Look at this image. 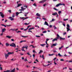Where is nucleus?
Masks as SVG:
<instances>
[{
	"label": "nucleus",
	"mask_w": 72,
	"mask_h": 72,
	"mask_svg": "<svg viewBox=\"0 0 72 72\" xmlns=\"http://www.w3.org/2000/svg\"><path fill=\"white\" fill-rule=\"evenodd\" d=\"M59 38H60V40H64L65 39V38H63L61 37H60L59 35L57 34V37L56 38L58 40V39H59Z\"/></svg>",
	"instance_id": "nucleus-1"
},
{
	"label": "nucleus",
	"mask_w": 72,
	"mask_h": 72,
	"mask_svg": "<svg viewBox=\"0 0 72 72\" xmlns=\"http://www.w3.org/2000/svg\"><path fill=\"white\" fill-rule=\"evenodd\" d=\"M10 45L11 46H12V47H16L15 44L14 43H12L11 44H10Z\"/></svg>",
	"instance_id": "nucleus-2"
},
{
	"label": "nucleus",
	"mask_w": 72,
	"mask_h": 72,
	"mask_svg": "<svg viewBox=\"0 0 72 72\" xmlns=\"http://www.w3.org/2000/svg\"><path fill=\"white\" fill-rule=\"evenodd\" d=\"M0 16L2 18H4V15L3 14V13L0 12Z\"/></svg>",
	"instance_id": "nucleus-3"
},
{
	"label": "nucleus",
	"mask_w": 72,
	"mask_h": 72,
	"mask_svg": "<svg viewBox=\"0 0 72 72\" xmlns=\"http://www.w3.org/2000/svg\"><path fill=\"white\" fill-rule=\"evenodd\" d=\"M4 56L6 59H7V58L9 57V55H8V53H4Z\"/></svg>",
	"instance_id": "nucleus-4"
},
{
	"label": "nucleus",
	"mask_w": 72,
	"mask_h": 72,
	"mask_svg": "<svg viewBox=\"0 0 72 72\" xmlns=\"http://www.w3.org/2000/svg\"><path fill=\"white\" fill-rule=\"evenodd\" d=\"M47 1V0H43L42 1H41L40 2H39V3H44V2H45V1Z\"/></svg>",
	"instance_id": "nucleus-5"
},
{
	"label": "nucleus",
	"mask_w": 72,
	"mask_h": 72,
	"mask_svg": "<svg viewBox=\"0 0 72 72\" xmlns=\"http://www.w3.org/2000/svg\"><path fill=\"white\" fill-rule=\"evenodd\" d=\"M14 53V52H8L7 53V54L9 55H11V54H13Z\"/></svg>",
	"instance_id": "nucleus-6"
},
{
	"label": "nucleus",
	"mask_w": 72,
	"mask_h": 72,
	"mask_svg": "<svg viewBox=\"0 0 72 72\" xmlns=\"http://www.w3.org/2000/svg\"><path fill=\"white\" fill-rule=\"evenodd\" d=\"M9 19H10V20H11V21H13L14 20V18H12V17H10L8 18Z\"/></svg>",
	"instance_id": "nucleus-7"
},
{
	"label": "nucleus",
	"mask_w": 72,
	"mask_h": 72,
	"mask_svg": "<svg viewBox=\"0 0 72 72\" xmlns=\"http://www.w3.org/2000/svg\"><path fill=\"white\" fill-rule=\"evenodd\" d=\"M44 24H45V25H47V26H49V24H48V22L46 21H45V22Z\"/></svg>",
	"instance_id": "nucleus-8"
},
{
	"label": "nucleus",
	"mask_w": 72,
	"mask_h": 72,
	"mask_svg": "<svg viewBox=\"0 0 72 72\" xmlns=\"http://www.w3.org/2000/svg\"><path fill=\"white\" fill-rule=\"evenodd\" d=\"M62 5L61 4V3H59L58 4H57L56 6V7H58V6H59L60 5Z\"/></svg>",
	"instance_id": "nucleus-9"
},
{
	"label": "nucleus",
	"mask_w": 72,
	"mask_h": 72,
	"mask_svg": "<svg viewBox=\"0 0 72 72\" xmlns=\"http://www.w3.org/2000/svg\"><path fill=\"white\" fill-rule=\"evenodd\" d=\"M6 31V29L4 28L2 29V32H4L5 31Z\"/></svg>",
	"instance_id": "nucleus-10"
},
{
	"label": "nucleus",
	"mask_w": 72,
	"mask_h": 72,
	"mask_svg": "<svg viewBox=\"0 0 72 72\" xmlns=\"http://www.w3.org/2000/svg\"><path fill=\"white\" fill-rule=\"evenodd\" d=\"M57 45V43H55V44H53L52 46H56Z\"/></svg>",
	"instance_id": "nucleus-11"
},
{
	"label": "nucleus",
	"mask_w": 72,
	"mask_h": 72,
	"mask_svg": "<svg viewBox=\"0 0 72 72\" xmlns=\"http://www.w3.org/2000/svg\"><path fill=\"white\" fill-rule=\"evenodd\" d=\"M36 15H37V16H38V17H40L41 15L40 14H39V13H37L36 14Z\"/></svg>",
	"instance_id": "nucleus-12"
},
{
	"label": "nucleus",
	"mask_w": 72,
	"mask_h": 72,
	"mask_svg": "<svg viewBox=\"0 0 72 72\" xmlns=\"http://www.w3.org/2000/svg\"><path fill=\"white\" fill-rule=\"evenodd\" d=\"M57 40L58 39L57 38H55L52 40V41L53 42H54V41H57Z\"/></svg>",
	"instance_id": "nucleus-13"
},
{
	"label": "nucleus",
	"mask_w": 72,
	"mask_h": 72,
	"mask_svg": "<svg viewBox=\"0 0 72 72\" xmlns=\"http://www.w3.org/2000/svg\"><path fill=\"white\" fill-rule=\"evenodd\" d=\"M53 15H58L57 12H55L54 13L52 14Z\"/></svg>",
	"instance_id": "nucleus-14"
},
{
	"label": "nucleus",
	"mask_w": 72,
	"mask_h": 72,
	"mask_svg": "<svg viewBox=\"0 0 72 72\" xmlns=\"http://www.w3.org/2000/svg\"><path fill=\"white\" fill-rule=\"evenodd\" d=\"M6 37H7V38H8V39H10L11 37H12V36H6Z\"/></svg>",
	"instance_id": "nucleus-15"
},
{
	"label": "nucleus",
	"mask_w": 72,
	"mask_h": 72,
	"mask_svg": "<svg viewBox=\"0 0 72 72\" xmlns=\"http://www.w3.org/2000/svg\"><path fill=\"white\" fill-rule=\"evenodd\" d=\"M41 53H43V51L42 50H40V52L39 53V54H41Z\"/></svg>",
	"instance_id": "nucleus-16"
},
{
	"label": "nucleus",
	"mask_w": 72,
	"mask_h": 72,
	"mask_svg": "<svg viewBox=\"0 0 72 72\" xmlns=\"http://www.w3.org/2000/svg\"><path fill=\"white\" fill-rule=\"evenodd\" d=\"M6 46H9V44L8 43H6Z\"/></svg>",
	"instance_id": "nucleus-17"
},
{
	"label": "nucleus",
	"mask_w": 72,
	"mask_h": 72,
	"mask_svg": "<svg viewBox=\"0 0 72 72\" xmlns=\"http://www.w3.org/2000/svg\"><path fill=\"white\" fill-rule=\"evenodd\" d=\"M22 5V4H18V5H17V7H19L20 6H21Z\"/></svg>",
	"instance_id": "nucleus-18"
},
{
	"label": "nucleus",
	"mask_w": 72,
	"mask_h": 72,
	"mask_svg": "<svg viewBox=\"0 0 72 72\" xmlns=\"http://www.w3.org/2000/svg\"><path fill=\"white\" fill-rule=\"evenodd\" d=\"M26 42V40H21L20 42V43H22V42Z\"/></svg>",
	"instance_id": "nucleus-19"
},
{
	"label": "nucleus",
	"mask_w": 72,
	"mask_h": 72,
	"mask_svg": "<svg viewBox=\"0 0 72 72\" xmlns=\"http://www.w3.org/2000/svg\"><path fill=\"white\" fill-rule=\"evenodd\" d=\"M67 32H68L70 30V29H69V28H67Z\"/></svg>",
	"instance_id": "nucleus-20"
},
{
	"label": "nucleus",
	"mask_w": 72,
	"mask_h": 72,
	"mask_svg": "<svg viewBox=\"0 0 72 72\" xmlns=\"http://www.w3.org/2000/svg\"><path fill=\"white\" fill-rule=\"evenodd\" d=\"M19 14V12H17L16 13V16H18V14Z\"/></svg>",
	"instance_id": "nucleus-21"
},
{
	"label": "nucleus",
	"mask_w": 72,
	"mask_h": 72,
	"mask_svg": "<svg viewBox=\"0 0 72 72\" xmlns=\"http://www.w3.org/2000/svg\"><path fill=\"white\" fill-rule=\"evenodd\" d=\"M46 45V44H40V46H42L43 47H44V45Z\"/></svg>",
	"instance_id": "nucleus-22"
},
{
	"label": "nucleus",
	"mask_w": 72,
	"mask_h": 72,
	"mask_svg": "<svg viewBox=\"0 0 72 72\" xmlns=\"http://www.w3.org/2000/svg\"><path fill=\"white\" fill-rule=\"evenodd\" d=\"M63 46H62L61 47H60L59 48V50H60V49H62V48Z\"/></svg>",
	"instance_id": "nucleus-23"
},
{
	"label": "nucleus",
	"mask_w": 72,
	"mask_h": 72,
	"mask_svg": "<svg viewBox=\"0 0 72 72\" xmlns=\"http://www.w3.org/2000/svg\"><path fill=\"white\" fill-rule=\"evenodd\" d=\"M28 18V17H25V18H24V19H23L22 21H24V20H25V19H27Z\"/></svg>",
	"instance_id": "nucleus-24"
},
{
	"label": "nucleus",
	"mask_w": 72,
	"mask_h": 72,
	"mask_svg": "<svg viewBox=\"0 0 72 72\" xmlns=\"http://www.w3.org/2000/svg\"><path fill=\"white\" fill-rule=\"evenodd\" d=\"M23 48H26V50H27V48H28V46H23Z\"/></svg>",
	"instance_id": "nucleus-25"
},
{
	"label": "nucleus",
	"mask_w": 72,
	"mask_h": 72,
	"mask_svg": "<svg viewBox=\"0 0 72 72\" xmlns=\"http://www.w3.org/2000/svg\"><path fill=\"white\" fill-rule=\"evenodd\" d=\"M21 37H28V36L27 35V36H21Z\"/></svg>",
	"instance_id": "nucleus-26"
},
{
	"label": "nucleus",
	"mask_w": 72,
	"mask_h": 72,
	"mask_svg": "<svg viewBox=\"0 0 72 72\" xmlns=\"http://www.w3.org/2000/svg\"><path fill=\"white\" fill-rule=\"evenodd\" d=\"M58 55L59 57H63V56L61 55H60V53H58Z\"/></svg>",
	"instance_id": "nucleus-27"
},
{
	"label": "nucleus",
	"mask_w": 72,
	"mask_h": 72,
	"mask_svg": "<svg viewBox=\"0 0 72 72\" xmlns=\"http://www.w3.org/2000/svg\"><path fill=\"white\" fill-rule=\"evenodd\" d=\"M54 55V54H49L48 55L49 56H52V55Z\"/></svg>",
	"instance_id": "nucleus-28"
},
{
	"label": "nucleus",
	"mask_w": 72,
	"mask_h": 72,
	"mask_svg": "<svg viewBox=\"0 0 72 72\" xmlns=\"http://www.w3.org/2000/svg\"><path fill=\"white\" fill-rule=\"evenodd\" d=\"M67 28H69L70 27V26H69V24H67Z\"/></svg>",
	"instance_id": "nucleus-29"
},
{
	"label": "nucleus",
	"mask_w": 72,
	"mask_h": 72,
	"mask_svg": "<svg viewBox=\"0 0 72 72\" xmlns=\"http://www.w3.org/2000/svg\"><path fill=\"white\" fill-rule=\"evenodd\" d=\"M46 32H47V31H43V32H42V33H46Z\"/></svg>",
	"instance_id": "nucleus-30"
},
{
	"label": "nucleus",
	"mask_w": 72,
	"mask_h": 72,
	"mask_svg": "<svg viewBox=\"0 0 72 72\" xmlns=\"http://www.w3.org/2000/svg\"><path fill=\"white\" fill-rule=\"evenodd\" d=\"M58 14H60L62 13V11H59L58 12Z\"/></svg>",
	"instance_id": "nucleus-31"
},
{
	"label": "nucleus",
	"mask_w": 72,
	"mask_h": 72,
	"mask_svg": "<svg viewBox=\"0 0 72 72\" xmlns=\"http://www.w3.org/2000/svg\"><path fill=\"white\" fill-rule=\"evenodd\" d=\"M33 5H34L35 6H37V5H36V3H34V4H33Z\"/></svg>",
	"instance_id": "nucleus-32"
},
{
	"label": "nucleus",
	"mask_w": 72,
	"mask_h": 72,
	"mask_svg": "<svg viewBox=\"0 0 72 72\" xmlns=\"http://www.w3.org/2000/svg\"><path fill=\"white\" fill-rule=\"evenodd\" d=\"M53 9H54V10H56V11H58V10L56 9L55 8H54Z\"/></svg>",
	"instance_id": "nucleus-33"
},
{
	"label": "nucleus",
	"mask_w": 72,
	"mask_h": 72,
	"mask_svg": "<svg viewBox=\"0 0 72 72\" xmlns=\"http://www.w3.org/2000/svg\"><path fill=\"white\" fill-rule=\"evenodd\" d=\"M8 12L10 13H11L12 11H11V10H10L8 11Z\"/></svg>",
	"instance_id": "nucleus-34"
},
{
	"label": "nucleus",
	"mask_w": 72,
	"mask_h": 72,
	"mask_svg": "<svg viewBox=\"0 0 72 72\" xmlns=\"http://www.w3.org/2000/svg\"><path fill=\"white\" fill-rule=\"evenodd\" d=\"M55 21V20L54 19H52L51 21H50V22H52L53 21Z\"/></svg>",
	"instance_id": "nucleus-35"
},
{
	"label": "nucleus",
	"mask_w": 72,
	"mask_h": 72,
	"mask_svg": "<svg viewBox=\"0 0 72 72\" xmlns=\"http://www.w3.org/2000/svg\"><path fill=\"white\" fill-rule=\"evenodd\" d=\"M10 72V70H7L6 71H4L3 72Z\"/></svg>",
	"instance_id": "nucleus-36"
},
{
	"label": "nucleus",
	"mask_w": 72,
	"mask_h": 72,
	"mask_svg": "<svg viewBox=\"0 0 72 72\" xmlns=\"http://www.w3.org/2000/svg\"><path fill=\"white\" fill-rule=\"evenodd\" d=\"M53 27H54V30H55V29H57V27H56V26H54Z\"/></svg>",
	"instance_id": "nucleus-37"
},
{
	"label": "nucleus",
	"mask_w": 72,
	"mask_h": 72,
	"mask_svg": "<svg viewBox=\"0 0 72 72\" xmlns=\"http://www.w3.org/2000/svg\"><path fill=\"white\" fill-rule=\"evenodd\" d=\"M6 26H7V27H9L10 26H12L11 25H6Z\"/></svg>",
	"instance_id": "nucleus-38"
},
{
	"label": "nucleus",
	"mask_w": 72,
	"mask_h": 72,
	"mask_svg": "<svg viewBox=\"0 0 72 72\" xmlns=\"http://www.w3.org/2000/svg\"><path fill=\"white\" fill-rule=\"evenodd\" d=\"M68 19H64V21H68Z\"/></svg>",
	"instance_id": "nucleus-39"
},
{
	"label": "nucleus",
	"mask_w": 72,
	"mask_h": 72,
	"mask_svg": "<svg viewBox=\"0 0 72 72\" xmlns=\"http://www.w3.org/2000/svg\"><path fill=\"white\" fill-rule=\"evenodd\" d=\"M27 54L28 55H31V54L29 53H27Z\"/></svg>",
	"instance_id": "nucleus-40"
},
{
	"label": "nucleus",
	"mask_w": 72,
	"mask_h": 72,
	"mask_svg": "<svg viewBox=\"0 0 72 72\" xmlns=\"http://www.w3.org/2000/svg\"><path fill=\"white\" fill-rule=\"evenodd\" d=\"M66 34H67V33H66V32H65L63 33V35H66Z\"/></svg>",
	"instance_id": "nucleus-41"
},
{
	"label": "nucleus",
	"mask_w": 72,
	"mask_h": 72,
	"mask_svg": "<svg viewBox=\"0 0 72 72\" xmlns=\"http://www.w3.org/2000/svg\"><path fill=\"white\" fill-rule=\"evenodd\" d=\"M47 41H46V44L47 46H49V44H48V43H47Z\"/></svg>",
	"instance_id": "nucleus-42"
},
{
	"label": "nucleus",
	"mask_w": 72,
	"mask_h": 72,
	"mask_svg": "<svg viewBox=\"0 0 72 72\" xmlns=\"http://www.w3.org/2000/svg\"><path fill=\"white\" fill-rule=\"evenodd\" d=\"M35 37H40V36L39 35H36Z\"/></svg>",
	"instance_id": "nucleus-43"
},
{
	"label": "nucleus",
	"mask_w": 72,
	"mask_h": 72,
	"mask_svg": "<svg viewBox=\"0 0 72 72\" xmlns=\"http://www.w3.org/2000/svg\"><path fill=\"white\" fill-rule=\"evenodd\" d=\"M21 9H22L23 11H24V8H23V7H21Z\"/></svg>",
	"instance_id": "nucleus-44"
},
{
	"label": "nucleus",
	"mask_w": 72,
	"mask_h": 72,
	"mask_svg": "<svg viewBox=\"0 0 72 72\" xmlns=\"http://www.w3.org/2000/svg\"><path fill=\"white\" fill-rule=\"evenodd\" d=\"M17 33H19V32L21 33V31H18V32H16Z\"/></svg>",
	"instance_id": "nucleus-45"
},
{
	"label": "nucleus",
	"mask_w": 72,
	"mask_h": 72,
	"mask_svg": "<svg viewBox=\"0 0 72 72\" xmlns=\"http://www.w3.org/2000/svg\"><path fill=\"white\" fill-rule=\"evenodd\" d=\"M11 30H12L13 31H14V29H10Z\"/></svg>",
	"instance_id": "nucleus-46"
},
{
	"label": "nucleus",
	"mask_w": 72,
	"mask_h": 72,
	"mask_svg": "<svg viewBox=\"0 0 72 72\" xmlns=\"http://www.w3.org/2000/svg\"><path fill=\"white\" fill-rule=\"evenodd\" d=\"M61 5H63V6H65V4H62L61 3Z\"/></svg>",
	"instance_id": "nucleus-47"
},
{
	"label": "nucleus",
	"mask_w": 72,
	"mask_h": 72,
	"mask_svg": "<svg viewBox=\"0 0 72 72\" xmlns=\"http://www.w3.org/2000/svg\"><path fill=\"white\" fill-rule=\"evenodd\" d=\"M0 36H3V32H2L0 34Z\"/></svg>",
	"instance_id": "nucleus-48"
},
{
	"label": "nucleus",
	"mask_w": 72,
	"mask_h": 72,
	"mask_svg": "<svg viewBox=\"0 0 72 72\" xmlns=\"http://www.w3.org/2000/svg\"><path fill=\"white\" fill-rule=\"evenodd\" d=\"M24 61L25 62H26V61H27V62H28V60H27L26 58L24 60Z\"/></svg>",
	"instance_id": "nucleus-49"
},
{
	"label": "nucleus",
	"mask_w": 72,
	"mask_h": 72,
	"mask_svg": "<svg viewBox=\"0 0 72 72\" xmlns=\"http://www.w3.org/2000/svg\"><path fill=\"white\" fill-rule=\"evenodd\" d=\"M21 50L22 51H23V50H24V48L23 47L22 48V49Z\"/></svg>",
	"instance_id": "nucleus-50"
},
{
	"label": "nucleus",
	"mask_w": 72,
	"mask_h": 72,
	"mask_svg": "<svg viewBox=\"0 0 72 72\" xmlns=\"http://www.w3.org/2000/svg\"><path fill=\"white\" fill-rule=\"evenodd\" d=\"M42 58H43V59H44V55H42Z\"/></svg>",
	"instance_id": "nucleus-51"
},
{
	"label": "nucleus",
	"mask_w": 72,
	"mask_h": 72,
	"mask_svg": "<svg viewBox=\"0 0 72 72\" xmlns=\"http://www.w3.org/2000/svg\"><path fill=\"white\" fill-rule=\"evenodd\" d=\"M60 61H64V59H60Z\"/></svg>",
	"instance_id": "nucleus-52"
},
{
	"label": "nucleus",
	"mask_w": 72,
	"mask_h": 72,
	"mask_svg": "<svg viewBox=\"0 0 72 72\" xmlns=\"http://www.w3.org/2000/svg\"><path fill=\"white\" fill-rule=\"evenodd\" d=\"M31 25H29V26H28L27 27V28L28 29V28H29V27H31Z\"/></svg>",
	"instance_id": "nucleus-53"
},
{
	"label": "nucleus",
	"mask_w": 72,
	"mask_h": 72,
	"mask_svg": "<svg viewBox=\"0 0 72 72\" xmlns=\"http://www.w3.org/2000/svg\"><path fill=\"white\" fill-rule=\"evenodd\" d=\"M0 69L1 70H3V68L1 67H0Z\"/></svg>",
	"instance_id": "nucleus-54"
},
{
	"label": "nucleus",
	"mask_w": 72,
	"mask_h": 72,
	"mask_svg": "<svg viewBox=\"0 0 72 72\" xmlns=\"http://www.w3.org/2000/svg\"><path fill=\"white\" fill-rule=\"evenodd\" d=\"M28 32H30L31 33H32V31H31V30L28 31Z\"/></svg>",
	"instance_id": "nucleus-55"
},
{
	"label": "nucleus",
	"mask_w": 72,
	"mask_h": 72,
	"mask_svg": "<svg viewBox=\"0 0 72 72\" xmlns=\"http://www.w3.org/2000/svg\"><path fill=\"white\" fill-rule=\"evenodd\" d=\"M11 60L13 61H15V60H14L13 58H12V59H11Z\"/></svg>",
	"instance_id": "nucleus-56"
},
{
	"label": "nucleus",
	"mask_w": 72,
	"mask_h": 72,
	"mask_svg": "<svg viewBox=\"0 0 72 72\" xmlns=\"http://www.w3.org/2000/svg\"><path fill=\"white\" fill-rule=\"evenodd\" d=\"M20 19H24V17H20Z\"/></svg>",
	"instance_id": "nucleus-57"
},
{
	"label": "nucleus",
	"mask_w": 72,
	"mask_h": 72,
	"mask_svg": "<svg viewBox=\"0 0 72 72\" xmlns=\"http://www.w3.org/2000/svg\"><path fill=\"white\" fill-rule=\"evenodd\" d=\"M49 39H46V41H49Z\"/></svg>",
	"instance_id": "nucleus-58"
},
{
	"label": "nucleus",
	"mask_w": 72,
	"mask_h": 72,
	"mask_svg": "<svg viewBox=\"0 0 72 72\" xmlns=\"http://www.w3.org/2000/svg\"><path fill=\"white\" fill-rule=\"evenodd\" d=\"M62 24L63 25V26H64V27L66 26V25L65 24Z\"/></svg>",
	"instance_id": "nucleus-59"
},
{
	"label": "nucleus",
	"mask_w": 72,
	"mask_h": 72,
	"mask_svg": "<svg viewBox=\"0 0 72 72\" xmlns=\"http://www.w3.org/2000/svg\"><path fill=\"white\" fill-rule=\"evenodd\" d=\"M53 53H57V51L55 50H53Z\"/></svg>",
	"instance_id": "nucleus-60"
},
{
	"label": "nucleus",
	"mask_w": 72,
	"mask_h": 72,
	"mask_svg": "<svg viewBox=\"0 0 72 72\" xmlns=\"http://www.w3.org/2000/svg\"><path fill=\"white\" fill-rule=\"evenodd\" d=\"M35 61H36L37 62H39V61L38 60V59H36L35 60Z\"/></svg>",
	"instance_id": "nucleus-61"
},
{
	"label": "nucleus",
	"mask_w": 72,
	"mask_h": 72,
	"mask_svg": "<svg viewBox=\"0 0 72 72\" xmlns=\"http://www.w3.org/2000/svg\"><path fill=\"white\" fill-rule=\"evenodd\" d=\"M10 72H15V71H14L13 70H11Z\"/></svg>",
	"instance_id": "nucleus-62"
},
{
	"label": "nucleus",
	"mask_w": 72,
	"mask_h": 72,
	"mask_svg": "<svg viewBox=\"0 0 72 72\" xmlns=\"http://www.w3.org/2000/svg\"><path fill=\"white\" fill-rule=\"evenodd\" d=\"M42 19H44V20H46V19L44 18H42Z\"/></svg>",
	"instance_id": "nucleus-63"
},
{
	"label": "nucleus",
	"mask_w": 72,
	"mask_h": 72,
	"mask_svg": "<svg viewBox=\"0 0 72 72\" xmlns=\"http://www.w3.org/2000/svg\"><path fill=\"white\" fill-rule=\"evenodd\" d=\"M50 28H51V27H52V25H50Z\"/></svg>",
	"instance_id": "nucleus-64"
}]
</instances>
